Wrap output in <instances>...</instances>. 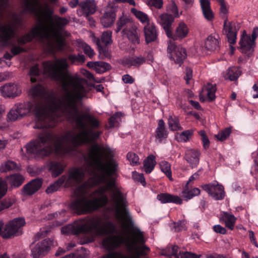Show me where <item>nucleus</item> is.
Listing matches in <instances>:
<instances>
[{"label": "nucleus", "instance_id": "nucleus-1", "mask_svg": "<svg viewBox=\"0 0 258 258\" xmlns=\"http://www.w3.org/2000/svg\"><path fill=\"white\" fill-rule=\"evenodd\" d=\"M68 64L66 58L56 59L43 63V73L59 83L62 90L57 97L48 94L40 85L31 87L29 95L40 101L34 104L43 106L44 112L48 116L57 118L64 116L75 123L78 132L69 131L61 136L45 131L25 146L29 155L40 157L48 156L53 151L60 156L69 153L73 146L88 143L96 139L100 133L94 130L99 125V121L88 113H81L78 105L81 99L87 97L89 88L86 81L70 76L67 72Z\"/></svg>", "mask_w": 258, "mask_h": 258}, {"label": "nucleus", "instance_id": "nucleus-2", "mask_svg": "<svg viewBox=\"0 0 258 258\" xmlns=\"http://www.w3.org/2000/svg\"><path fill=\"white\" fill-rule=\"evenodd\" d=\"M113 155L107 145H93L85 157V164L81 168L70 169L68 175L62 176L49 186L46 193L57 191L61 185L74 186L83 181L87 174H89L91 177L88 181L76 189L75 199L70 208L78 215L91 213L106 205L108 196L118 220H126L129 214L125 198L111 176L117 167Z\"/></svg>", "mask_w": 258, "mask_h": 258}, {"label": "nucleus", "instance_id": "nucleus-3", "mask_svg": "<svg viewBox=\"0 0 258 258\" xmlns=\"http://www.w3.org/2000/svg\"><path fill=\"white\" fill-rule=\"evenodd\" d=\"M52 4L57 0H49ZM25 10L34 15L36 20V26L30 33L18 39L20 44L31 41L33 38L45 39L48 45L53 49L60 50L64 44L63 28L69 21L66 18L52 16V12L48 4L42 0H25Z\"/></svg>", "mask_w": 258, "mask_h": 258}, {"label": "nucleus", "instance_id": "nucleus-4", "mask_svg": "<svg viewBox=\"0 0 258 258\" xmlns=\"http://www.w3.org/2000/svg\"><path fill=\"white\" fill-rule=\"evenodd\" d=\"M122 230L116 235H109L104 238L102 241V246L106 249H114L121 244H124L128 251L129 255L126 256L120 252H112L105 255L103 258H139L140 255L145 254L149 248L144 245L145 240L143 235L140 230H135L130 234L127 227L130 223V215L126 220L119 221Z\"/></svg>", "mask_w": 258, "mask_h": 258}, {"label": "nucleus", "instance_id": "nucleus-5", "mask_svg": "<svg viewBox=\"0 0 258 258\" xmlns=\"http://www.w3.org/2000/svg\"><path fill=\"white\" fill-rule=\"evenodd\" d=\"M109 198H110L109 197ZM110 199V198H109ZM111 209L115 215V213L112 209L111 200ZM118 223L120 226L121 229L116 232V226L111 222L105 220L100 216H93L85 219H81L75 221L74 223L69 224L61 228V232L64 234H78L82 233L89 236L87 242H92L97 237L103 236L110 233L116 232V235L122 230L121 223L115 217Z\"/></svg>", "mask_w": 258, "mask_h": 258}, {"label": "nucleus", "instance_id": "nucleus-6", "mask_svg": "<svg viewBox=\"0 0 258 258\" xmlns=\"http://www.w3.org/2000/svg\"><path fill=\"white\" fill-rule=\"evenodd\" d=\"M15 104L21 118L29 115L32 112L35 114V128L51 127L56 123L54 117L48 116L45 113L43 106L40 104H33L28 102Z\"/></svg>", "mask_w": 258, "mask_h": 258}, {"label": "nucleus", "instance_id": "nucleus-7", "mask_svg": "<svg viewBox=\"0 0 258 258\" xmlns=\"http://www.w3.org/2000/svg\"><path fill=\"white\" fill-rule=\"evenodd\" d=\"M22 23L21 17L17 14H13L9 23L0 26V41L5 45H9L10 41L15 35V27Z\"/></svg>", "mask_w": 258, "mask_h": 258}, {"label": "nucleus", "instance_id": "nucleus-8", "mask_svg": "<svg viewBox=\"0 0 258 258\" xmlns=\"http://www.w3.org/2000/svg\"><path fill=\"white\" fill-rule=\"evenodd\" d=\"M25 224L24 218H17L9 222L4 228V222L0 221V235L4 238H10L15 235Z\"/></svg>", "mask_w": 258, "mask_h": 258}, {"label": "nucleus", "instance_id": "nucleus-9", "mask_svg": "<svg viewBox=\"0 0 258 258\" xmlns=\"http://www.w3.org/2000/svg\"><path fill=\"white\" fill-rule=\"evenodd\" d=\"M167 52L170 58L179 66L181 64L186 56L185 49L180 45H176L171 41L168 43Z\"/></svg>", "mask_w": 258, "mask_h": 258}, {"label": "nucleus", "instance_id": "nucleus-10", "mask_svg": "<svg viewBox=\"0 0 258 258\" xmlns=\"http://www.w3.org/2000/svg\"><path fill=\"white\" fill-rule=\"evenodd\" d=\"M0 93L5 98H14L21 95V86L16 83H9L0 87Z\"/></svg>", "mask_w": 258, "mask_h": 258}, {"label": "nucleus", "instance_id": "nucleus-11", "mask_svg": "<svg viewBox=\"0 0 258 258\" xmlns=\"http://www.w3.org/2000/svg\"><path fill=\"white\" fill-rule=\"evenodd\" d=\"M53 241L50 239H46L38 242L31 250V255L33 258H39L44 255L50 249Z\"/></svg>", "mask_w": 258, "mask_h": 258}, {"label": "nucleus", "instance_id": "nucleus-12", "mask_svg": "<svg viewBox=\"0 0 258 258\" xmlns=\"http://www.w3.org/2000/svg\"><path fill=\"white\" fill-rule=\"evenodd\" d=\"M202 188L216 200H222L225 197L224 187L219 184H205Z\"/></svg>", "mask_w": 258, "mask_h": 258}, {"label": "nucleus", "instance_id": "nucleus-13", "mask_svg": "<svg viewBox=\"0 0 258 258\" xmlns=\"http://www.w3.org/2000/svg\"><path fill=\"white\" fill-rule=\"evenodd\" d=\"M240 48L242 53H245L247 55L251 54L255 46L254 41L251 39L250 37L247 35L245 31H243L239 41Z\"/></svg>", "mask_w": 258, "mask_h": 258}, {"label": "nucleus", "instance_id": "nucleus-14", "mask_svg": "<svg viewBox=\"0 0 258 258\" xmlns=\"http://www.w3.org/2000/svg\"><path fill=\"white\" fill-rule=\"evenodd\" d=\"M121 33L123 37H126L133 43H140V31L136 25L132 24L124 28Z\"/></svg>", "mask_w": 258, "mask_h": 258}, {"label": "nucleus", "instance_id": "nucleus-15", "mask_svg": "<svg viewBox=\"0 0 258 258\" xmlns=\"http://www.w3.org/2000/svg\"><path fill=\"white\" fill-rule=\"evenodd\" d=\"M189 32V29L187 25L183 21H180L177 25L174 33H172L171 37L173 40H182L186 37Z\"/></svg>", "mask_w": 258, "mask_h": 258}, {"label": "nucleus", "instance_id": "nucleus-16", "mask_svg": "<svg viewBox=\"0 0 258 258\" xmlns=\"http://www.w3.org/2000/svg\"><path fill=\"white\" fill-rule=\"evenodd\" d=\"M223 32L227 36L228 42L234 44L236 39L237 29L234 23L229 22L225 19L224 24Z\"/></svg>", "mask_w": 258, "mask_h": 258}, {"label": "nucleus", "instance_id": "nucleus-17", "mask_svg": "<svg viewBox=\"0 0 258 258\" xmlns=\"http://www.w3.org/2000/svg\"><path fill=\"white\" fill-rule=\"evenodd\" d=\"M81 10L77 11L79 15H88L94 14L96 10V4L94 0H85L79 4Z\"/></svg>", "mask_w": 258, "mask_h": 258}, {"label": "nucleus", "instance_id": "nucleus-18", "mask_svg": "<svg viewBox=\"0 0 258 258\" xmlns=\"http://www.w3.org/2000/svg\"><path fill=\"white\" fill-rule=\"evenodd\" d=\"M174 17L168 14H163L159 17L158 22L164 29L167 37L172 36V32L171 30V26L173 22Z\"/></svg>", "mask_w": 258, "mask_h": 258}, {"label": "nucleus", "instance_id": "nucleus-19", "mask_svg": "<svg viewBox=\"0 0 258 258\" xmlns=\"http://www.w3.org/2000/svg\"><path fill=\"white\" fill-rule=\"evenodd\" d=\"M143 30L147 43L156 41L158 38V32L155 24L152 22L145 25Z\"/></svg>", "mask_w": 258, "mask_h": 258}, {"label": "nucleus", "instance_id": "nucleus-20", "mask_svg": "<svg viewBox=\"0 0 258 258\" xmlns=\"http://www.w3.org/2000/svg\"><path fill=\"white\" fill-rule=\"evenodd\" d=\"M216 88L215 85L207 84L202 89L200 93V99L201 101H212L215 98Z\"/></svg>", "mask_w": 258, "mask_h": 258}, {"label": "nucleus", "instance_id": "nucleus-21", "mask_svg": "<svg viewBox=\"0 0 258 258\" xmlns=\"http://www.w3.org/2000/svg\"><path fill=\"white\" fill-rule=\"evenodd\" d=\"M116 15L110 4L107 6L106 11L101 18V23L104 28L110 27L114 22Z\"/></svg>", "mask_w": 258, "mask_h": 258}, {"label": "nucleus", "instance_id": "nucleus-22", "mask_svg": "<svg viewBox=\"0 0 258 258\" xmlns=\"http://www.w3.org/2000/svg\"><path fill=\"white\" fill-rule=\"evenodd\" d=\"M42 181L40 179H36L26 184L22 189L24 195H31L37 191L41 186Z\"/></svg>", "mask_w": 258, "mask_h": 258}, {"label": "nucleus", "instance_id": "nucleus-23", "mask_svg": "<svg viewBox=\"0 0 258 258\" xmlns=\"http://www.w3.org/2000/svg\"><path fill=\"white\" fill-rule=\"evenodd\" d=\"M6 183L10 185L12 189L21 186L24 181V176L19 173H15L7 177Z\"/></svg>", "mask_w": 258, "mask_h": 258}, {"label": "nucleus", "instance_id": "nucleus-24", "mask_svg": "<svg viewBox=\"0 0 258 258\" xmlns=\"http://www.w3.org/2000/svg\"><path fill=\"white\" fill-rule=\"evenodd\" d=\"M200 153L196 150L188 149L186 151L185 158L192 167H196L199 163Z\"/></svg>", "mask_w": 258, "mask_h": 258}, {"label": "nucleus", "instance_id": "nucleus-25", "mask_svg": "<svg viewBox=\"0 0 258 258\" xmlns=\"http://www.w3.org/2000/svg\"><path fill=\"white\" fill-rule=\"evenodd\" d=\"M157 199L162 204L167 203H173L179 205L182 204V200L179 197L166 193L158 195Z\"/></svg>", "mask_w": 258, "mask_h": 258}, {"label": "nucleus", "instance_id": "nucleus-26", "mask_svg": "<svg viewBox=\"0 0 258 258\" xmlns=\"http://www.w3.org/2000/svg\"><path fill=\"white\" fill-rule=\"evenodd\" d=\"M23 51L24 49L22 47L17 45L14 46L11 49L13 55H11L9 53H6L3 57L0 58V64H1L3 67H10L11 64L10 60L12 58L13 56Z\"/></svg>", "mask_w": 258, "mask_h": 258}, {"label": "nucleus", "instance_id": "nucleus-27", "mask_svg": "<svg viewBox=\"0 0 258 258\" xmlns=\"http://www.w3.org/2000/svg\"><path fill=\"white\" fill-rule=\"evenodd\" d=\"M145 62V59L142 56H133L123 58L122 64L126 67L132 66L139 67Z\"/></svg>", "mask_w": 258, "mask_h": 258}, {"label": "nucleus", "instance_id": "nucleus-28", "mask_svg": "<svg viewBox=\"0 0 258 258\" xmlns=\"http://www.w3.org/2000/svg\"><path fill=\"white\" fill-rule=\"evenodd\" d=\"M87 66L94 70L97 73H103L110 69V66L104 61H89Z\"/></svg>", "mask_w": 258, "mask_h": 258}, {"label": "nucleus", "instance_id": "nucleus-29", "mask_svg": "<svg viewBox=\"0 0 258 258\" xmlns=\"http://www.w3.org/2000/svg\"><path fill=\"white\" fill-rule=\"evenodd\" d=\"M205 48L210 51H214L219 47V36L217 34L209 36L205 42Z\"/></svg>", "mask_w": 258, "mask_h": 258}, {"label": "nucleus", "instance_id": "nucleus-30", "mask_svg": "<svg viewBox=\"0 0 258 258\" xmlns=\"http://www.w3.org/2000/svg\"><path fill=\"white\" fill-rule=\"evenodd\" d=\"M201 7L204 17L208 21H211L214 19V15L210 7L209 0H200Z\"/></svg>", "mask_w": 258, "mask_h": 258}, {"label": "nucleus", "instance_id": "nucleus-31", "mask_svg": "<svg viewBox=\"0 0 258 258\" xmlns=\"http://www.w3.org/2000/svg\"><path fill=\"white\" fill-rule=\"evenodd\" d=\"M168 133L165 128V123L162 119L158 121L156 130V138L160 142L167 137Z\"/></svg>", "mask_w": 258, "mask_h": 258}, {"label": "nucleus", "instance_id": "nucleus-32", "mask_svg": "<svg viewBox=\"0 0 258 258\" xmlns=\"http://www.w3.org/2000/svg\"><path fill=\"white\" fill-rule=\"evenodd\" d=\"M131 12L142 24L146 25L151 22L148 15L145 13L135 8H132Z\"/></svg>", "mask_w": 258, "mask_h": 258}, {"label": "nucleus", "instance_id": "nucleus-33", "mask_svg": "<svg viewBox=\"0 0 258 258\" xmlns=\"http://www.w3.org/2000/svg\"><path fill=\"white\" fill-rule=\"evenodd\" d=\"M221 218L224 221L227 228L231 230L233 229L236 222V218L233 215L223 212L221 214Z\"/></svg>", "mask_w": 258, "mask_h": 258}, {"label": "nucleus", "instance_id": "nucleus-34", "mask_svg": "<svg viewBox=\"0 0 258 258\" xmlns=\"http://www.w3.org/2000/svg\"><path fill=\"white\" fill-rule=\"evenodd\" d=\"M240 74L241 72L239 69L237 67H231L227 71L224 77L225 79H229L230 81H235L238 79Z\"/></svg>", "mask_w": 258, "mask_h": 258}, {"label": "nucleus", "instance_id": "nucleus-35", "mask_svg": "<svg viewBox=\"0 0 258 258\" xmlns=\"http://www.w3.org/2000/svg\"><path fill=\"white\" fill-rule=\"evenodd\" d=\"M156 162L155 157L153 155L149 156L144 161V169L147 173H150L153 170Z\"/></svg>", "mask_w": 258, "mask_h": 258}, {"label": "nucleus", "instance_id": "nucleus-36", "mask_svg": "<svg viewBox=\"0 0 258 258\" xmlns=\"http://www.w3.org/2000/svg\"><path fill=\"white\" fill-rule=\"evenodd\" d=\"M64 166L60 163L53 162L49 165V169L52 172L53 177H56L60 174L63 169Z\"/></svg>", "mask_w": 258, "mask_h": 258}, {"label": "nucleus", "instance_id": "nucleus-37", "mask_svg": "<svg viewBox=\"0 0 258 258\" xmlns=\"http://www.w3.org/2000/svg\"><path fill=\"white\" fill-rule=\"evenodd\" d=\"M200 194V190L198 188H194L190 190H188L187 184L185 186V189L182 191L183 198L186 201H188L193 197L199 195Z\"/></svg>", "mask_w": 258, "mask_h": 258}, {"label": "nucleus", "instance_id": "nucleus-38", "mask_svg": "<svg viewBox=\"0 0 258 258\" xmlns=\"http://www.w3.org/2000/svg\"><path fill=\"white\" fill-rule=\"evenodd\" d=\"M193 130H186L181 133H176L175 134V139L180 142H186L189 140L193 134Z\"/></svg>", "mask_w": 258, "mask_h": 258}, {"label": "nucleus", "instance_id": "nucleus-39", "mask_svg": "<svg viewBox=\"0 0 258 258\" xmlns=\"http://www.w3.org/2000/svg\"><path fill=\"white\" fill-rule=\"evenodd\" d=\"M19 167L16 163L12 161H7L1 165L0 170L2 172H5L10 170L18 169Z\"/></svg>", "mask_w": 258, "mask_h": 258}, {"label": "nucleus", "instance_id": "nucleus-40", "mask_svg": "<svg viewBox=\"0 0 258 258\" xmlns=\"http://www.w3.org/2000/svg\"><path fill=\"white\" fill-rule=\"evenodd\" d=\"M19 113L18 110L16 108V105L15 104L7 115V120L15 121L22 119Z\"/></svg>", "mask_w": 258, "mask_h": 258}, {"label": "nucleus", "instance_id": "nucleus-41", "mask_svg": "<svg viewBox=\"0 0 258 258\" xmlns=\"http://www.w3.org/2000/svg\"><path fill=\"white\" fill-rule=\"evenodd\" d=\"M161 170L168 177L170 180H172V172L171 170V165L166 161H162L159 163Z\"/></svg>", "mask_w": 258, "mask_h": 258}, {"label": "nucleus", "instance_id": "nucleus-42", "mask_svg": "<svg viewBox=\"0 0 258 258\" xmlns=\"http://www.w3.org/2000/svg\"><path fill=\"white\" fill-rule=\"evenodd\" d=\"M77 43L78 47L83 49L84 53L89 57L91 58L94 56V51L90 46L81 40H78Z\"/></svg>", "mask_w": 258, "mask_h": 258}, {"label": "nucleus", "instance_id": "nucleus-43", "mask_svg": "<svg viewBox=\"0 0 258 258\" xmlns=\"http://www.w3.org/2000/svg\"><path fill=\"white\" fill-rule=\"evenodd\" d=\"M132 22V19L129 17L122 15L117 21L116 25L117 28L115 30L116 33H118L121 28L125 25L130 23Z\"/></svg>", "mask_w": 258, "mask_h": 258}, {"label": "nucleus", "instance_id": "nucleus-44", "mask_svg": "<svg viewBox=\"0 0 258 258\" xmlns=\"http://www.w3.org/2000/svg\"><path fill=\"white\" fill-rule=\"evenodd\" d=\"M168 125L172 131L181 130L182 127L179 124L178 119L176 117H170L168 119Z\"/></svg>", "mask_w": 258, "mask_h": 258}, {"label": "nucleus", "instance_id": "nucleus-45", "mask_svg": "<svg viewBox=\"0 0 258 258\" xmlns=\"http://www.w3.org/2000/svg\"><path fill=\"white\" fill-rule=\"evenodd\" d=\"M101 41L105 45H110L112 43V32L109 30L104 31L102 33L101 37Z\"/></svg>", "mask_w": 258, "mask_h": 258}, {"label": "nucleus", "instance_id": "nucleus-46", "mask_svg": "<svg viewBox=\"0 0 258 258\" xmlns=\"http://www.w3.org/2000/svg\"><path fill=\"white\" fill-rule=\"evenodd\" d=\"M121 113L117 112L111 116L109 120V127H113L117 126L119 122L121 121Z\"/></svg>", "mask_w": 258, "mask_h": 258}, {"label": "nucleus", "instance_id": "nucleus-47", "mask_svg": "<svg viewBox=\"0 0 258 258\" xmlns=\"http://www.w3.org/2000/svg\"><path fill=\"white\" fill-rule=\"evenodd\" d=\"M40 74V71L38 69V66L35 65L32 67L29 73V76L30 78V80L32 82H35L37 79L36 77H38Z\"/></svg>", "mask_w": 258, "mask_h": 258}, {"label": "nucleus", "instance_id": "nucleus-48", "mask_svg": "<svg viewBox=\"0 0 258 258\" xmlns=\"http://www.w3.org/2000/svg\"><path fill=\"white\" fill-rule=\"evenodd\" d=\"M231 133V130L230 128H226L224 130L220 132L215 136L218 140L223 141L225 140L229 136Z\"/></svg>", "mask_w": 258, "mask_h": 258}, {"label": "nucleus", "instance_id": "nucleus-49", "mask_svg": "<svg viewBox=\"0 0 258 258\" xmlns=\"http://www.w3.org/2000/svg\"><path fill=\"white\" fill-rule=\"evenodd\" d=\"M126 158L131 165H137L139 164V158L137 155L133 152H129L126 155Z\"/></svg>", "mask_w": 258, "mask_h": 258}, {"label": "nucleus", "instance_id": "nucleus-50", "mask_svg": "<svg viewBox=\"0 0 258 258\" xmlns=\"http://www.w3.org/2000/svg\"><path fill=\"white\" fill-rule=\"evenodd\" d=\"M167 10L172 13L174 18H178L181 15V13L178 12L177 6L174 3H172L168 6Z\"/></svg>", "mask_w": 258, "mask_h": 258}, {"label": "nucleus", "instance_id": "nucleus-51", "mask_svg": "<svg viewBox=\"0 0 258 258\" xmlns=\"http://www.w3.org/2000/svg\"><path fill=\"white\" fill-rule=\"evenodd\" d=\"M8 189L7 184L5 180L0 178V199L6 194Z\"/></svg>", "mask_w": 258, "mask_h": 258}, {"label": "nucleus", "instance_id": "nucleus-52", "mask_svg": "<svg viewBox=\"0 0 258 258\" xmlns=\"http://www.w3.org/2000/svg\"><path fill=\"white\" fill-rule=\"evenodd\" d=\"M133 178L137 181L140 182L142 185H145V178L142 173H139L136 171L133 172L132 173Z\"/></svg>", "mask_w": 258, "mask_h": 258}, {"label": "nucleus", "instance_id": "nucleus-53", "mask_svg": "<svg viewBox=\"0 0 258 258\" xmlns=\"http://www.w3.org/2000/svg\"><path fill=\"white\" fill-rule=\"evenodd\" d=\"M220 12L221 16L223 17H227L229 13V7L225 2L220 4Z\"/></svg>", "mask_w": 258, "mask_h": 258}, {"label": "nucleus", "instance_id": "nucleus-54", "mask_svg": "<svg viewBox=\"0 0 258 258\" xmlns=\"http://www.w3.org/2000/svg\"><path fill=\"white\" fill-rule=\"evenodd\" d=\"M69 58L73 62L77 61L79 62L83 63L85 60L84 55L81 54H78V55H70L69 56Z\"/></svg>", "mask_w": 258, "mask_h": 258}, {"label": "nucleus", "instance_id": "nucleus-55", "mask_svg": "<svg viewBox=\"0 0 258 258\" xmlns=\"http://www.w3.org/2000/svg\"><path fill=\"white\" fill-rule=\"evenodd\" d=\"M148 6H154L157 8H161L162 6V0H147Z\"/></svg>", "mask_w": 258, "mask_h": 258}, {"label": "nucleus", "instance_id": "nucleus-56", "mask_svg": "<svg viewBox=\"0 0 258 258\" xmlns=\"http://www.w3.org/2000/svg\"><path fill=\"white\" fill-rule=\"evenodd\" d=\"M252 156L254 162V165L252 167V169L258 172V148L256 151L252 153Z\"/></svg>", "mask_w": 258, "mask_h": 258}, {"label": "nucleus", "instance_id": "nucleus-57", "mask_svg": "<svg viewBox=\"0 0 258 258\" xmlns=\"http://www.w3.org/2000/svg\"><path fill=\"white\" fill-rule=\"evenodd\" d=\"M6 111L5 107L3 105H0V130L4 129L8 127V124L4 122H2L1 118L3 115L4 114Z\"/></svg>", "mask_w": 258, "mask_h": 258}, {"label": "nucleus", "instance_id": "nucleus-58", "mask_svg": "<svg viewBox=\"0 0 258 258\" xmlns=\"http://www.w3.org/2000/svg\"><path fill=\"white\" fill-rule=\"evenodd\" d=\"M81 73L82 75H83L85 77L87 78L90 80H94L95 81L98 82V81L95 80L93 74H92L91 73H90L86 70L81 69Z\"/></svg>", "mask_w": 258, "mask_h": 258}, {"label": "nucleus", "instance_id": "nucleus-59", "mask_svg": "<svg viewBox=\"0 0 258 258\" xmlns=\"http://www.w3.org/2000/svg\"><path fill=\"white\" fill-rule=\"evenodd\" d=\"M122 80L123 82L126 84H132L134 82V79L128 74L123 75Z\"/></svg>", "mask_w": 258, "mask_h": 258}, {"label": "nucleus", "instance_id": "nucleus-60", "mask_svg": "<svg viewBox=\"0 0 258 258\" xmlns=\"http://www.w3.org/2000/svg\"><path fill=\"white\" fill-rule=\"evenodd\" d=\"M213 229L216 233L220 234H225L226 232L225 228L221 226L220 225H216L213 226Z\"/></svg>", "mask_w": 258, "mask_h": 258}, {"label": "nucleus", "instance_id": "nucleus-61", "mask_svg": "<svg viewBox=\"0 0 258 258\" xmlns=\"http://www.w3.org/2000/svg\"><path fill=\"white\" fill-rule=\"evenodd\" d=\"M177 258H199V257L193 253L186 252L184 253L180 254Z\"/></svg>", "mask_w": 258, "mask_h": 258}, {"label": "nucleus", "instance_id": "nucleus-62", "mask_svg": "<svg viewBox=\"0 0 258 258\" xmlns=\"http://www.w3.org/2000/svg\"><path fill=\"white\" fill-rule=\"evenodd\" d=\"M1 204L4 209H6L9 208L13 205V201L11 199H5L1 202Z\"/></svg>", "mask_w": 258, "mask_h": 258}, {"label": "nucleus", "instance_id": "nucleus-63", "mask_svg": "<svg viewBox=\"0 0 258 258\" xmlns=\"http://www.w3.org/2000/svg\"><path fill=\"white\" fill-rule=\"evenodd\" d=\"M186 76L185 77V80L187 84H188L189 80L192 77V71L190 68H186Z\"/></svg>", "mask_w": 258, "mask_h": 258}, {"label": "nucleus", "instance_id": "nucleus-64", "mask_svg": "<svg viewBox=\"0 0 258 258\" xmlns=\"http://www.w3.org/2000/svg\"><path fill=\"white\" fill-rule=\"evenodd\" d=\"M252 97L253 98H258V82H256L253 84L252 87Z\"/></svg>", "mask_w": 258, "mask_h": 258}]
</instances>
